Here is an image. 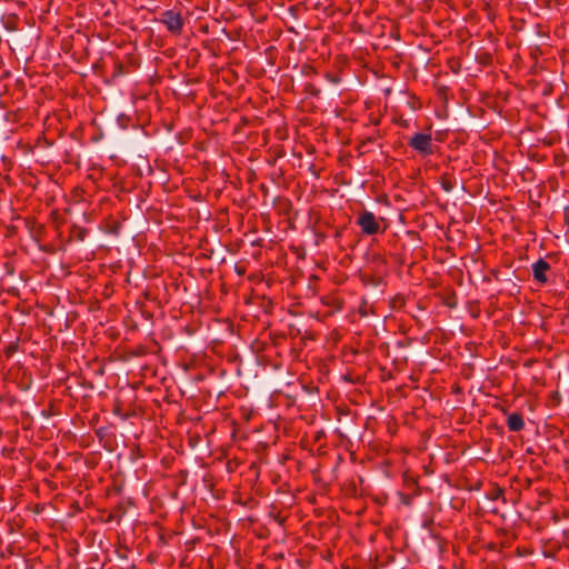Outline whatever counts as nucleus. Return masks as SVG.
<instances>
[{
  "instance_id": "nucleus-5",
  "label": "nucleus",
  "mask_w": 569,
  "mask_h": 569,
  "mask_svg": "<svg viewBox=\"0 0 569 569\" xmlns=\"http://www.w3.org/2000/svg\"><path fill=\"white\" fill-rule=\"evenodd\" d=\"M507 426L510 431L517 432V431L522 430L525 427V421L522 419V416L517 412L509 415L507 418Z\"/></svg>"
},
{
  "instance_id": "nucleus-3",
  "label": "nucleus",
  "mask_w": 569,
  "mask_h": 569,
  "mask_svg": "<svg viewBox=\"0 0 569 569\" xmlns=\"http://www.w3.org/2000/svg\"><path fill=\"white\" fill-rule=\"evenodd\" d=\"M160 22H162L169 32H179L182 28L183 20L179 12L167 10L161 13Z\"/></svg>"
},
{
  "instance_id": "nucleus-2",
  "label": "nucleus",
  "mask_w": 569,
  "mask_h": 569,
  "mask_svg": "<svg viewBox=\"0 0 569 569\" xmlns=\"http://www.w3.org/2000/svg\"><path fill=\"white\" fill-rule=\"evenodd\" d=\"M409 146L423 156L432 153V139L427 133H416L409 141Z\"/></svg>"
},
{
  "instance_id": "nucleus-4",
  "label": "nucleus",
  "mask_w": 569,
  "mask_h": 569,
  "mask_svg": "<svg viewBox=\"0 0 569 569\" xmlns=\"http://www.w3.org/2000/svg\"><path fill=\"white\" fill-rule=\"evenodd\" d=\"M550 269V264L545 261L543 259H539L532 264V273L533 278L540 282L546 283L547 282V276L546 272Z\"/></svg>"
},
{
  "instance_id": "nucleus-1",
  "label": "nucleus",
  "mask_w": 569,
  "mask_h": 569,
  "mask_svg": "<svg viewBox=\"0 0 569 569\" xmlns=\"http://www.w3.org/2000/svg\"><path fill=\"white\" fill-rule=\"evenodd\" d=\"M357 224L367 236H373L381 231L380 222L371 211H362L357 218Z\"/></svg>"
},
{
  "instance_id": "nucleus-6",
  "label": "nucleus",
  "mask_w": 569,
  "mask_h": 569,
  "mask_svg": "<svg viewBox=\"0 0 569 569\" xmlns=\"http://www.w3.org/2000/svg\"><path fill=\"white\" fill-rule=\"evenodd\" d=\"M566 221L569 224V213L566 216Z\"/></svg>"
}]
</instances>
